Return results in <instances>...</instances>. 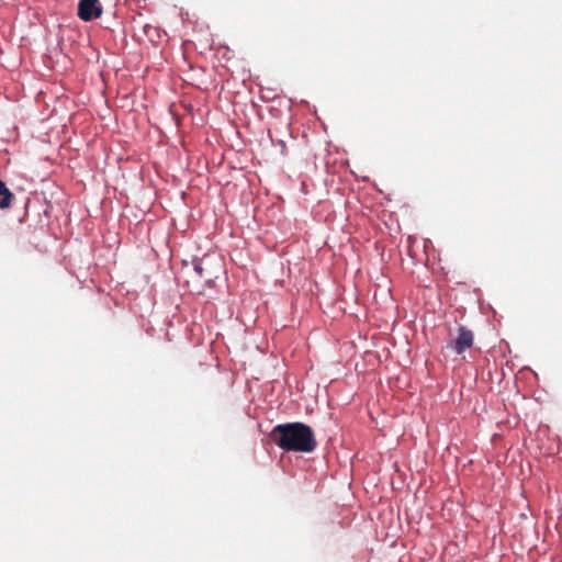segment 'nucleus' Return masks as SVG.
I'll return each mask as SVG.
<instances>
[{
  "instance_id": "1",
  "label": "nucleus",
  "mask_w": 562,
  "mask_h": 562,
  "mask_svg": "<svg viewBox=\"0 0 562 562\" xmlns=\"http://www.w3.org/2000/svg\"><path fill=\"white\" fill-rule=\"evenodd\" d=\"M269 437L277 447L286 452L311 453L317 447L312 427L300 422L279 424L272 428Z\"/></svg>"
},
{
  "instance_id": "4",
  "label": "nucleus",
  "mask_w": 562,
  "mask_h": 562,
  "mask_svg": "<svg viewBox=\"0 0 562 562\" xmlns=\"http://www.w3.org/2000/svg\"><path fill=\"white\" fill-rule=\"evenodd\" d=\"M211 267L214 266L211 263V260L207 257L194 261V271L196 276L203 279L205 284L209 286H211L213 280L217 278L216 271L212 270Z\"/></svg>"
},
{
  "instance_id": "3",
  "label": "nucleus",
  "mask_w": 562,
  "mask_h": 562,
  "mask_svg": "<svg viewBox=\"0 0 562 562\" xmlns=\"http://www.w3.org/2000/svg\"><path fill=\"white\" fill-rule=\"evenodd\" d=\"M473 333L463 327L460 326L458 329V336L456 339L451 340L448 344V347H450L457 355L463 353L467 349L471 348L473 345Z\"/></svg>"
},
{
  "instance_id": "5",
  "label": "nucleus",
  "mask_w": 562,
  "mask_h": 562,
  "mask_svg": "<svg viewBox=\"0 0 562 562\" xmlns=\"http://www.w3.org/2000/svg\"><path fill=\"white\" fill-rule=\"evenodd\" d=\"M0 209H8L11 205L13 194L2 180H0Z\"/></svg>"
},
{
  "instance_id": "2",
  "label": "nucleus",
  "mask_w": 562,
  "mask_h": 562,
  "mask_svg": "<svg viewBox=\"0 0 562 562\" xmlns=\"http://www.w3.org/2000/svg\"><path fill=\"white\" fill-rule=\"evenodd\" d=\"M102 14V5L99 0H80L78 3V16L82 21H92Z\"/></svg>"
}]
</instances>
